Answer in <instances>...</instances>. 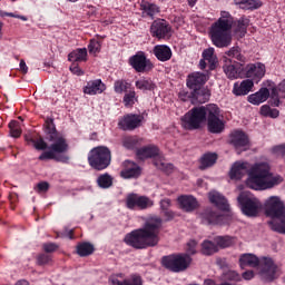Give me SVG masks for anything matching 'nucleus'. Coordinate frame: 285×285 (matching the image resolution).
Segmentation results:
<instances>
[{"label":"nucleus","instance_id":"obj_1","mask_svg":"<svg viewBox=\"0 0 285 285\" xmlns=\"http://www.w3.org/2000/svg\"><path fill=\"white\" fill-rule=\"evenodd\" d=\"M245 175H248L246 184L253 190H271L284 181V177L271 171V165L266 161L252 166L248 163H234L229 171L230 179H242Z\"/></svg>","mask_w":285,"mask_h":285},{"label":"nucleus","instance_id":"obj_2","mask_svg":"<svg viewBox=\"0 0 285 285\" xmlns=\"http://www.w3.org/2000/svg\"><path fill=\"white\" fill-rule=\"evenodd\" d=\"M209 132L219 135L224 132V120L219 118V107L217 105H208L207 107H194L183 118V127L186 130H197L202 128V124L206 121Z\"/></svg>","mask_w":285,"mask_h":285},{"label":"nucleus","instance_id":"obj_3","mask_svg":"<svg viewBox=\"0 0 285 285\" xmlns=\"http://www.w3.org/2000/svg\"><path fill=\"white\" fill-rule=\"evenodd\" d=\"M164 219L159 216L149 217L142 228L132 230L125 236V243L131 248L141 250L144 248H150L159 244V232Z\"/></svg>","mask_w":285,"mask_h":285},{"label":"nucleus","instance_id":"obj_4","mask_svg":"<svg viewBox=\"0 0 285 285\" xmlns=\"http://www.w3.org/2000/svg\"><path fill=\"white\" fill-rule=\"evenodd\" d=\"M43 131L47 135V139L52 141L49 147V151H45L39 156L40 161H46V159H55V161H61L62 164H68L70 157L61 155L68 150V142L66 138L57 131V126L55 125V119L47 118L43 125Z\"/></svg>","mask_w":285,"mask_h":285},{"label":"nucleus","instance_id":"obj_5","mask_svg":"<svg viewBox=\"0 0 285 285\" xmlns=\"http://www.w3.org/2000/svg\"><path fill=\"white\" fill-rule=\"evenodd\" d=\"M233 16L222 11L220 18L212 24L209 36L216 48H228L233 43Z\"/></svg>","mask_w":285,"mask_h":285},{"label":"nucleus","instance_id":"obj_6","mask_svg":"<svg viewBox=\"0 0 285 285\" xmlns=\"http://www.w3.org/2000/svg\"><path fill=\"white\" fill-rule=\"evenodd\" d=\"M239 266L240 268L259 267V275L265 282H273L279 276V267L269 257L259 258L255 254H243L239 257Z\"/></svg>","mask_w":285,"mask_h":285},{"label":"nucleus","instance_id":"obj_7","mask_svg":"<svg viewBox=\"0 0 285 285\" xmlns=\"http://www.w3.org/2000/svg\"><path fill=\"white\" fill-rule=\"evenodd\" d=\"M265 215L271 217L267 222L274 233L285 235V205L278 196H271L265 202Z\"/></svg>","mask_w":285,"mask_h":285},{"label":"nucleus","instance_id":"obj_8","mask_svg":"<svg viewBox=\"0 0 285 285\" xmlns=\"http://www.w3.org/2000/svg\"><path fill=\"white\" fill-rule=\"evenodd\" d=\"M89 166L95 170H106L112 161V155L108 147L99 146L89 151L88 155Z\"/></svg>","mask_w":285,"mask_h":285},{"label":"nucleus","instance_id":"obj_9","mask_svg":"<svg viewBox=\"0 0 285 285\" xmlns=\"http://www.w3.org/2000/svg\"><path fill=\"white\" fill-rule=\"evenodd\" d=\"M243 215L246 217H257L262 210V202L257 199L250 191H242L237 197Z\"/></svg>","mask_w":285,"mask_h":285},{"label":"nucleus","instance_id":"obj_10","mask_svg":"<svg viewBox=\"0 0 285 285\" xmlns=\"http://www.w3.org/2000/svg\"><path fill=\"white\" fill-rule=\"evenodd\" d=\"M190 262L193 258L188 254L164 256L161 259L163 266L171 273H184L190 266Z\"/></svg>","mask_w":285,"mask_h":285},{"label":"nucleus","instance_id":"obj_11","mask_svg":"<svg viewBox=\"0 0 285 285\" xmlns=\"http://www.w3.org/2000/svg\"><path fill=\"white\" fill-rule=\"evenodd\" d=\"M126 208L129 210H148L155 206V202L148 196H141L139 194H128L125 200Z\"/></svg>","mask_w":285,"mask_h":285},{"label":"nucleus","instance_id":"obj_12","mask_svg":"<svg viewBox=\"0 0 285 285\" xmlns=\"http://www.w3.org/2000/svg\"><path fill=\"white\" fill-rule=\"evenodd\" d=\"M129 65L136 72H150V70L155 68L144 51H138L136 55L131 56L129 58Z\"/></svg>","mask_w":285,"mask_h":285},{"label":"nucleus","instance_id":"obj_13","mask_svg":"<svg viewBox=\"0 0 285 285\" xmlns=\"http://www.w3.org/2000/svg\"><path fill=\"white\" fill-rule=\"evenodd\" d=\"M229 138V144L235 148L237 155H242L250 148V140H248L246 132L242 130L233 131Z\"/></svg>","mask_w":285,"mask_h":285},{"label":"nucleus","instance_id":"obj_14","mask_svg":"<svg viewBox=\"0 0 285 285\" xmlns=\"http://www.w3.org/2000/svg\"><path fill=\"white\" fill-rule=\"evenodd\" d=\"M173 28L164 19L155 20L150 26V35L156 39H170Z\"/></svg>","mask_w":285,"mask_h":285},{"label":"nucleus","instance_id":"obj_15","mask_svg":"<svg viewBox=\"0 0 285 285\" xmlns=\"http://www.w3.org/2000/svg\"><path fill=\"white\" fill-rule=\"evenodd\" d=\"M266 75V66L262 62L247 65L243 68V77L252 79V81L259 80Z\"/></svg>","mask_w":285,"mask_h":285},{"label":"nucleus","instance_id":"obj_16","mask_svg":"<svg viewBox=\"0 0 285 285\" xmlns=\"http://www.w3.org/2000/svg\"><path fill=\"white\" fill-rule=\"evenodd\" d=\"M141 121L144 116L129 114L119 120L118 126L121 130H135L141 126Z\"/></svg>","mask_w":285,"mask_h":285},{"label":"nucleus","instance_id":"obj_17","mask_svg":"<svg viewBox=\"0 0 285 285\" xmlns=\"http://www.w3.org/2000/svg\"><path fill=\"white\" fill-rule=\"evenodd\" d=\"M206 81H208V75L193 72L187 77V87H189L190 90H197V88H202Z\"/></svg>","mask_w":285,"mask_h":285},{"label":"nucleus","instance_id":"obj_18","mask_svg":"<svg viewBox=\"0 0 285 285\" xmlns=\"http://www.w3.org/2000/svg\"><path fill=\"white\" fill-rule=\"evenodd\" d=\"M255 81L250 79H245L240 82H235L233 87V95L235 97H246L250 90H253Z\"/></svg>","mask_w":285,"mask_h":285},{"label":"nucleus","instance_id":"obj_19","mask_svg":"<svg viewBox=\"0 0 285 285\" xmlns=\"http://www.w3.org/2000/svg\"><path fill=\"white\" fill-rule=\"evenodd\" d=\"M225 63H237L238 66H244L246 63V57L242 55L239 47H233L226 52Z\"/></svg>","mask_w":285,"mask_h":285},{"label":"nucleus","instance_id":"obj_20","mask_svg":"<svg viewBox=\"0 0 285 285\" xmlns=\"http://www.w3.org/2000/svg\"><path fill=\"white\" fill-rule=\"evenodd\" d=\"M105 90L106 83L101 79L89 80L83 87V94L90 96L101 95Z\"/></svg>","mask_w":285,"mask_h":285},{"label":"nucleus","instance_id":"obj_21","mask_svg":"<svg viewBox=\"0 0 285 285\" xmlns=\"http://www.w3.org/2000/svg\"><path fill=\"white\" fill-rule=\"evenodd\" d=\"M140 10H141V17L145 19H155L161 10L159 9V6L155 3H150L148 1H141L140 3Z\"/></svg>","mask_w":285,"mask_h":285},{"label":"nucleus","instance_id":"obj_22","mask_svg":"<svg viewBox=\"0 0 285 285\" xmlns=\"http://www.w3.org/2000/svg\"><path fill=\"white\" fill-rule=\"evenodd\" d=\"M124 179H132L139 177L141 175V168L138 167L137 164L126 160L125 161V169L120 173Z\"/></svg>","mask_w":285,"mask_h":285},{"label":"nucleus","instance_id":"obj_23","mask_svg":"<svg viewBox=\"0 0 285 285\" xmlns=\"http://www.w3.org/2000/svg\"><path fill=\"white\" fill-rule=\"evenodd\" d=\"M223 70L228 79H239V77H244V66L240 65L226 62V65L223 67Z\"/></svg>","mask_w":285,"mask_h":285},{"label":"nucleus","instance_id":"obj_24","mask_svg":"<svg viewBox=\"0 0 285 285\" xmlns=\"http://www.w3.org/2000/svg\"><path fill=\"white\" fill-rule=\"evenodd\" d=\"M210 99V90L206 87H198L193 89L191 101L193 104H206Z\"/></svg>","mask_w":285,"mask_h":285},{"label":"nucleus","instance_id":"obj_25","mask_svg":"<svg viewBox=\"0 0 285 285\" xmlns=\"http://www.w3.org/2000/svg\"><path fill=\"white\" fill-rule=\"evenodd\" d=\"M268 97H271L268 88H261L257 92L249 95L247 101L253 104V106H259V104H264Z\"/></svg>","mask_w":285,"mask_h":285},{"label":"nucleus","instance_id":"obj_26","mask_svg":"<svg viewBox=\"0 0 285 285\" xmlns=\"http://www.w3.org/2000/svg\"><path fill=\"white\" fill-rule=\"evenodd\" d=\"M154 55L158 61H170L173 58V50L166 45H157L154 47Z\"/></svg>","mask_w":285,"mask_h":285},{"label":"nucleus","instance_id":"obj_27","mask_svg":"<svg viewBox=\"0 0 285 285\" xmlns=\"http://www.w3.org/2000/svg\"><path fill=\"white\" fill-rule=\"evenodd\" d=\"M136 155L141 161L145 159H153L159 155V148H157V146L141 147L137 149Z\"/></svg>","mask_w":285,"mask_h":285},{"label":"nucleus","instance_id":"obj_28","mask_svg":"<svg viewBox=\"0 0 285 285\" xmlns=\"http://www.w3.org/2000/svg\"><path fill=\"white\" fill-rule=\"evenodd\" d=\"M208 197L209 202L217 206V208H219L220 210H228V200L226 199V197H224V195L218 191H210L208 194Z\"/></svg>","mask_w":285,"mask_h":285},{"label":"nucleus","instance_id":"obj_29","mask_svg":"<svg viewBox=\"0 0 285 285\" xmlns=\"http://www.w3.org/2000/svg\"><path fill=\"white\" fill-rule=\"evenodd\" d=\"M178 204L185 213H193L195 208H197V199L193 196H179L178 197Z\"/></svg>","mask_w":285,"mask_h":285},{"label":"nucleus","instance_id":"obj_30","mask_svg":"<svg viewBox=\"0 0 285 285\" xmlns=\"http://www.w3.org/2000/svg\"><path fill=\"white\" fill-rule=\"evenodd\" d=\"M279 97L285 99V80H283L277 88H273L271 92V105L278 108L281 101Z\"/></svg>","mask_w":285,"mask_h":285},{"label":"nucleus","instance_id":"obj_31","mask_svg":"<svg viewBox=\"0 0 285 285\" xmlns=\"http://www.w3.org/2000/svg\"><path fill=\"white\" fill-rule=\"evenodd\" d=\"M68 61H75V62L88 61V49L80 48L71 51L68 55Z\"/></svg>","mask_w":285,"mask_h":285},{"label":"nucleus","instance_id":"obj_32","mask_svg":"<svg viewBox=\"0 0 285 285\" xmlns=\"http://www.w3.org/2000/svg\"><path fill=\"white\" fill-rule=\"evenodd\" d=\"M203 59L209 63V70L217 68V56L215 55V48H208L203 51Z\"/></svg>","mask_w":285,"mask_h":285},{"label":"nucleus","instance_id":"obj_33","mask_svg":"<svg viewBox=\"0 0 285 285\" xmlns=\"http://www.w3.org/2000/svg\"><path fill=\"white\" fill-rule=\"evenodd\" d=\"M236 6H239L242 10H257L262 8V1L259 0H234Z\"/></svg>","mask_w":285,"mask_h":285},{"label":"nucleus","instance_id":"obj_34","mask_svg":"<svg viewBox=\"0 0 285 285\" xmlns=\"http://www.w3.org/2000/svg\"><path fill=\"white\" fill-rule=\"evenodd\" d=\"M111 282L114 285H142L144 284L141 281V276L137 274H132L129 278H126L122 282L117 278H112Z\"/></svg>","mask_w":285,"mask_h":285},{"label":"nucleus","instance_id":"obj_35","mask_svg":"<svg viewBox=\"0 0 285 285\" xmlns=\"http://www.w3.org/2000/svg\"><path fill=\"white\" fill-rule=\"evenodd\" d=\"M217 161V154H205L200 158V170H206V168H210V166H215Z\"/></svg>","mask_w":285,"mask_h":285},{"label":"nucleus","instance_id":"obj_36","mask_svg":"<svg viewBox=\"0 0 285 285\" xmlns=\"http://www.w3.org/2000/svg\"><path fill=\"white\" fill-rule=\"evenodd\" d=\"M250 23V20H248L247 18H239V20L236 22V28H235V33L238 35V37H245L248 26Z\"/></svg>","mask_w":285,"mask_h":285},{"label":"nucleus","instance_id":"obj_37","mask_svg":"<svg viewBox=\"0 0 285 285\" xmlns=\"http://www.w3.org/2000/svg\"><path fill=\"white\" fill-rule=\"evenodd\" d=\"M203 219L208 224H222L224 216L208 209L203 214Z\"/></svg>","mask_w":285,"mask_h":285},{"label":"nucleus","instance_id":"obj_38","mask_svg":"<svg viewBox=\"0 0 285 285\" xmlns=\"http://www.w3.org/2000/svg\"><path fill=\"white\" fill-rule=\"evenodd\" d=\"M135 86L138 90H155V82L150 78H140L135 82Z\"/></svg>","mask_w":285,"mask_h":285},{"label":"nucleus","instance_id":"obj_39","mask_svg":"<svg viewBox=\"0 0 285 285\" xmlns=\"http://www.w3.org/2000/svg\"><path fill=\"white\" fill-rule=\"evenodd\" d=\"M214 242L218 248H228L235 244V238L230 236H216Z\"/></svg>","mask_w":285,"mask_h":285},{"label":"nucleus","instance_id":"obj_40","mask_svg":"<svg viewBox=\"0 0 285 285\" xmlns=\"http://www.w3.org/2000/svg\"><path fill=\"white\" fill-rule=\"evenodd\" d=\"M202 252L203 255H215V253L219 252V247H217L215 240H204L202 244Z\"/></svg>","mask_w":285,"mask_h":285},{"label":"nucleus","instance_id":"obj_41","mask_svg":"<svg viewBox=\"0 0 285 285\" xmlns=\"http://www.w3.org/2000/svg\"><path fill=\"white\" fill-rule=\"evenodd\" d=\"M77 253L80 257H88L95 253V246L90 243H80L77 246Z\"/></svg>","mask_w":285,"mask_h":285},{"label":"nucleus","instance_id":"obj_42","mask_svg":"<svg viewBox=\"0 0 285 285\" xmlns=\"http://www.w3.org/2000/svg\"><path fill=\"white\" fill-rule=\"evenodd\" d=\"M132 85H130V82L120 79V80H116L114 83V90L115 92H117V95H124V92H128V90H130V87Z\"/></svg>","mask_w":285,"mask_h":285},{"label":"nucleus","instance_id":"obj_43","mask_svg":"<svg viewBox=\"0 0 285 285\" xmlns=\"http://www.w3.org/2000/svg\"><path fill=\"white\" fill-rule=\"evenodd\" d=\"M97 184L99 188H110L112 186V176L108 173L102 174L97 178Z\"/></svg>","mask_w":285,"mask_h":285},{"label":"nucleus","instance_id":"obj_44","mask_svg":"<svg viewBox=\"0 0 285 285\" xmlns=\"http://www.w3.org/2000/svg\"><path fill=\"white\" fill-rule=\"evenodd\" d=\"M138 144L139 138H137V136H125L122 138V146L124 148H127V150H132L134 148H137Z\"/></svg>","mask_w":285,"mask_h":285},{"label":"nucleus","instance_id":"obj_45","mask_svg":"<svg viewBox=\"0 0 285 285\" xmlns=\"http://www.w3.org/2000/svg\"><path fill=\"white\" fill-rule=\"evenodd\" d=\"M26 141L27 144H29V146H33L36 150H46V148H48V144L46 142V140H43L42 137H40L38 140H35L26 136Z\"/></svg>","mask_w":285,"mask_h":285},{"label":"nucleus","instance_id":"obj_46","mask_svg":"<svg viewBox=\"0 0 285 285\" xmlns=\"http://www.w3.org/2000/svg\"><path fill=\"white\" fill-rule=\"evenodd\" d=\"M136 101H137V92H135V90H129L125 94L122 102L126 106V108H130L135 106Z\"/></svg>","mask_w":285,"mask_h":285},{"label":"nucleus","instance_id":"obj_47","mask_svg":"<svg viewBox=\"0 0 285 285\" xmlns=\"http://www.w3.org/2000/svg\"><path fill=\"white\" fill-rule=\"evenodd\" d=\"M154 165L156 166V168H158V170H163V173H167V175L173 173L174 166L170 163H166L161 159H158L154 160Z\"/></svg>","mask_w":285,"mask_h":285},{"label":"nucleus","instance_id":"obj_48","mask_svg":"<svg viewBox=\"0 0 285 285\" xmlns=\"http://www.w3.org/2000/svg\"><path fill=\"white\" fill-rule=\"evenodd\" d=\"M9 128H10L11 137H14V138L21 137V125L19 124V121L12 120L9 124Z\"/></svg>","mask_w":285,"mask_h":285},{"label":"nucleus","instance_id":"obj_49","mask_svg":"<svg viewBox=\"0 0 285 285\" xmlns=\"http://www.w3.org/2000/svg\"><path fill=\"white\" fill-rule=\"evenodd\" d=\"M37 264L38 266H48L52 264V256L49 254H40L37 257Z\"/></svg>","mask_w":285,"mask_h":285},{"label":"nucleus","instance_id":"obj_50","mask_svg":"<svg viewBox=\"0 0 285 285\" xmlns=\"http://www.w3.org/2000/svg\"><path fill=\"white\" fill-rule=\"evenodd\" d=\"M88 50H89V55H97V52H100L101 50V42L97 40H90Z\"/></svg>","mask_w":285,"mask_h":285},{"label":"nucleus","instance_id":"obj_51","mask_svg":"<svg viewBox=\"0 0 285 285\" xmlns=\"http://www.w3.org/2000/svg\"><path fill=\"white\" fill-rule=\"evenodd\" d=\"M225 278L229 282H242V276H239V274L235 271H228L225 274Z\"/></svg>","mask_w":285,"mask_h":285},{"label":"nucleus","instance_id":"obj_52","mask_svg":"<svg viewBox=\"0 0 285 285\" xmlns=\"http://www.w3.org/2000/svg\"><path fill=\"white\" fill-rule=\"evenodd\" d=\"M186 253L189 255H195L197 253V242L196 240H189L187 243Z\"/></svg>","mask_w":285,"mask_h":285},{"label":"nucleus","instance_id":"obj_53","mask_svg":"<svg viewBox=\"0 0 285 285\" xmlns=\"http://www.w3.org/2000/svg\"><path fill=\"white\" fill-rule=\"evenodd\" d=\"M45 253H55L59 248V245L55 243H47L42 245Z\"/></svg>","mask_w":285,"mask_h":285},{"label":"nucleus","instance_id":"obj_54","mask_svg":"<svg viewBox=\"0 0 285 285\" xmlns=\"http://www.w3.org/2000/svg\"><path fill=\"white\" fill-rule=\"evenodd\" d=\"M49 188L50 184H48V181H41L36 186L37 193H48Z\"/></svg>","mask_w":285,"mask_h":285},{"label":"nucleus","instance_id":"obj_55","mask_svg":"<svg viewBox=\"0 0 285 285\" xmlns=\"http://www.w3.org/2000/svg\"><path fill=\"white\" fill-rule=\"evenodd\" d=\"M170 198H165L160 200V210H169L170 209Z\"/></svg>","mask_w":285,"mask_h":285},{"label":"nucleus","instance_id":"obj_56","mask_svg":"<svg viewBox=\"0 0 285 285\" xmlns=\"http://www.w3.org/2000/svg\"><path fill=\"white\" fill-rule=\"evenodd\" d=\"M163 217H166V222H170V219H175V213L170 209H164L161 212Z\"/></svg>","mask_w":285,"mask_h":285},{"label":"nucleus","instance_id":"obj_57","mask_svg":"<svg viewBox=\"0 0 285 285\" xmlns=\"http://www.w3.org/2000/svg\"><path fill=\"white\" fill-rule=\"evenodd\" d=\"M178 97H179V99H180L181 101H186V100L193 98V94H189V92L186 91V90H180V91L178 92Z\"/></svg>","mask_w":285,"mask_h":285},{"label":"nucleus","instance_id":"obj_58","mask_svg":"<svg viewBox=\"0 0 285 285\" xmlns=\"http://www.w3.org/2000/svg\"><path fill=\"white\" fill-rule=\"evenodd\" d=\"M274 153L276 155H282V157H285V145H279L273 148Z\"/></svg>","mask_w":285,"mask_h":285},{"label":"nucleus","instance_id":"obj_59","mask_svg":"<svg viewBox=\"0 0 285 285\" xmlns=\"http://www.w3.org/2000/svg\"><path fill=\"white\" fill-rule=\"evenodd\" d=\"M70 71L73 75H77L78 77H81V75H83V70H81V68H79V66H77V65L71 66Z\"/></svg>","mask_w":285,"mask_h":285},{"label":"nucleus","instance_id":"obj_60","mask_svg":"<svg viewBox=\"0 0 285 285\" xmlns=\"http://www.w3.org/2000/svg\"><path fill=\"white\" fill-rule=\"evenodd\" d=\"M261 115H263V117H269L271 115V107L268 105H264L261 107Z\"/></svg>","mask_w":285,"mask_h":285},{"label":"nucleus","instance_id":"obj_61","mask_svg":"<svg viewBox=\"0 0 285 285\" xmlns=\"http://www.w3.org/2000/svg\"><path fill=\"white\" fill-rule=\"evenodd\" d=\"M253 277H255V273L253 271H247V272L243 273V278L244 279L249 281V279H253Z\"/></svg>","mask_w":285,"mask_h":285},{"label":"nucleus","instance_id":"obj_62","mask_svg":"<svg viewBox=\"0 0 285 285\" xmlns=\"http://www.w3.org/2000/svg\"><path fill=\"white\" fill-rule=\"evenodd\" d=\"M20 70L23 75H28V65H26V60H20Z\"/></svg>","mask_w":285,"mask_h":285},{"label":"nucleus","instance_id":"obj_63","mask_svg":"<svg viewBox=\"0 0 285 285\" xmlns=\"http://www.w3.org/2000/svg\"><path fill=\"white\" fill-rule=\"evenodd\" d=\"M269 117H272L273 119H276V117H279V110L271 109Z\"/></svg>","mask_w":285,"mask_h":285},{"label":"nucleus","instance_id":"obj_64","mask_svg":"<svg viewBox=\"0 0 285 285\" xmlns=\"http://www.w3.org/2000/svg\"><path fill=\"white\" fill-rule=\"evenodd\" d=\"M16 285H30V283H28V281L26 279H21V281H18Z\"/></svg>","mask_w":285,"mask_h":285}]
</instances>
